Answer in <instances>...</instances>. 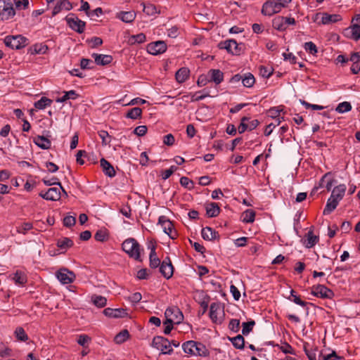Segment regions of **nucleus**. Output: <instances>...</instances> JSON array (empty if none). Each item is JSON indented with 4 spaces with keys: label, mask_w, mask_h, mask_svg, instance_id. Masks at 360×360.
Returning <instances> with one entry per match:
<instances>
[{
    "label": "nucleus",
    "mask_w": 360,
    "mask_h": 360,
    "mask_svg": "<svg viewBox=\"0 0 360 360\" xmlns=\"http://www.w3.org/2000/svg\"><path fill=\"white\" fill-rule=\"evenodd\" d=\"M219 48L221 49H226L229 53L238 55L240 54V49L237 42L233 39L226 40L219 44Z\"/></svg>",
    "instance_id": "13"
},
{
    "label": "nucleus",
    "mask_w": 360,
    "mask_h": 360,
    "mask_svg": "<svg viewBox=\"0 0 360 360\" xmlns=\"http://www.w3.org/2000/svg\"><path fill=\"white\" fill-rule=\"evenodd\" d=\"M142 115V109L138 107L133 108L129 110L126 114V117L136 120L141 117Z\"/></svg>",
    "instance_id": "41"
},
{
    "label": "nucleus",
    "mask_w": 360,
    "mask_h": 360,
    "mask_svg": "<svg viewBox=\"0 0 360 360\" xmlns=\"http://www.w3.org/2000/svg\"><path fill=\"white\" fill-rule=\"evenodd\" d=\"M148 128L146 125H141L136 127L134 130V133L137 135L138 136H143L147 133Z\"/></svg>",
    "instance_id": "58"
},
{
    "label": "nucleus",
    "mask_w": 360,
    "mask_h": 360,
    "mask_svg": "<svg viewBox=\"0 0 360 360\" xmlns=\"http://www.w3.org/2000/svg\"><path fill=\"white\" fill-rule=\"evenodd\" d=\"M220 207L215 202H211L206 206V214L209 217H215L219 215Z\"/></svg>",
    "instance_id": "28"
},
{
    "label": "nucleus",
    "mask_w": 360,
    "mask_h": 360,
    "mask_svg": "<svg viewBox=\"0 0 360 360\" xmlns=\"http://www.w3.org/2000/svg\"><path fill=\"white\" fill-rule=\"evenodd\" d=\"M221 311V305L218 302H212L210 304L209 316L212 321L217 324L221 323V319L218 317Z\"/></svg>",
    "instance_id": "14"
},
{
    "label": "nucleus",
    "mask_w": 360,
    "mask_h": 360,
    "mask_svg": "<svg viewBox=\"0 0 360 360\" xmlns=\"http://www.w3.org/2000/svg\"><path fill=\"white\" fill-rule=\"evenodd\" d=\"M52 100L46 97H41L40 100L34 103V107L37 109L42 110L46 108L47 106H50Z\"/></svg>",
    "instance_id": "40"
},
{
    "label": "nucleus",
    "mask_w": 360,
    "mask_h": 360,
    "mask_svg": "<svg viewBox=\"0 0 360 360\" xmlns=\"http://www.w3.org/2000/svg\"><path fill=\"white\" fill-rule=\"evenodd\" d=\"M56 277L63 284H70L75 279V274L67 269H61L56 272Z\"/></svg>",
    "instance_id": "11"
},
{
    "label": "nucleus",
    "mask_w": 360,
    "mask_h": 360,
    "mask_svg": "<svg viewBox=\"0 0 360 360\" xmlns=\"http://www.w3.org/2000/svg\"><path fill=\"white\" fill-rule=\"evenodd\" d=\"M233 347L238 349H243L245 347V339L242 335H238L233 338H229Z\"/></svg>",
    "instance_id": "31"
},
{
    "label": "nucleus",
    "mask_w": 360,
    "mask_h": 360,
    "mask_svg": "<svg viewBox=\"0 0 360 360\" xmlns=\"http://www.w3.org/2000/svg\"><path fill=\"white\" fill-rule=\"evenodd\" d=\"M340 20H342V17L339 14L321 13V23L323 25H328Z\"/></svg>",
    "instance_id": "18"
},
{
    "label": "nucleus",
    "mask_w": 360,
    "mask_h": 360,
    "mask_svg": "<svg viewBox=\"0 0 360 360\" xmlns=\"http://www.w3.org/2000/svg\"><path fill=\"white\" fill-rule=\"evenodd\" d=\"M255 214L253 210H247L242 214V221L245 223H252L255 221Z\"/></svg>",
    "instance_id": "38"
},
{
    "label": "nucleus",
    "mask_w": 360,
    "mask_h": 360,
    "mask_svg": "<svg viewBox=\"0 0 360 360\" xmlns=\"http://www.w3.org/2000/svg\"><path fill=\"white\" fill-rule=\"evenodd\" d=\"M210 82H214L217 85L221 84L224 80V73L217 69H211L208 71Z\"/></svg>",
    "instance_id": "16"
},
{
    "label": "nucleus",
    "mask_w": 360,
    "mask_h": 360,
    "mask_svg": "<svg viewBox=\"0 0 360 360\" xmlns=\"http://www.w3.org/2000/svg\"><path fill=\"white\" fill-rule=\"evenodd\" d=\"M27 39L21 35L7 36L4 39V43L13 49H20L27 45Z\"/></svg>",
    "instance_id": "6"
},
{
    "label": "nucleus",
    "mask_w": 360,
    "mask_h": 360,
    "mask_svg": "<svg viewBox=\"0 0 360 360\" xmlns=\"http://www.w3.org/2000/svg\"><path fill=\"white\" fill-rule=\"evenodd\" d=\"M167 44L164 41H157L150 43L147 46V51L152 55H158L165 52Z\"/></svg>",
    "instance_id": "10"
},
{
    "label": "nucleus",
    "mask_w": 360,
    "mask_h": 360,
    "mask_svg": "<svg viewBox=\"0 0 360 360\" xmlns=\"http://www.w3.org/2000/svg\"><path fill=\"white\" fill-rule=\"evenodd\" d=\"M177 169V167L172 165L169 169L165 170H162L161 176L163 179V180H166L167 179L169 178L170 176Z\"/></svg>",
    "instance_id": "53"
},
{
    "label": "nucleus",
    "mask_w": 360,
    "mask_h": 360,
    "mask_svg": "<svg viewBox=\"0 0 360 360\" xmlns=\"http://www.w3.org/2000/svg\"><path fill=\"white\" fill-rule=\"evenodd\" d=\"M34 143L41 149H49L51 146V141L44 136H37L34 139Z\"/></svg>",
    "instance_id": "25"
},
{
    "label": "nucleus",
    "mask_w": 360,
    "mask_h": 360,
    "mask_svg": "<svg viewBox=\"0 0 360 360\" xmlns=\"http://www.w3.org/2000/svg\"><path fill=\"white\" fill-rule=\"evenodd\" d=\"M255 325V321L253 320L248 321V322H243L242 323V326H243L242 334L243 335H248L252 330Z\"/></svg>",
    "instance_id": "47"
},
{
    "label": "nucleus",
    "mask_w": 360,
    "mask_h": 360,
    "mask_svg": "<svg viewBox=\"0 0 360 360\" xmlns=\"http://www.w3.org/2000/svg\"><path fill=\"white\" fill-rule=\"evenodd\" d=\"M351 33V38L355 41L360 39V25L357 24L352 25L347 30Z\"/></svg>",
    "instance_id": "39"
},
{
    "label": "nucleus",
    "mask_w": 360,
    "mask_h": 360,
    "mask_svg": "<svg viewBox=\"0 0 360 360\" xmlns=\"http://www.w3.org/2000/svg\"><path fill=\"white\" fill-rule=\"evenodd\" d=\"M319 241V238L313 234L311 231H309L307 234V240L304 244L307 248L314 247Z\"/></svg>",
    "instance_id": "35"
},
{
    "label": "nucleus",
    "mask_w": 360,
    "mask_h": 360,
    "mask_svg": "<svg viewBox=\"0 0 360 360\" xmlns=\"http://www.w3.org/2000/svg\"><path fill=\"white\" fill-rule=\"evenodd\" d=\"M78 97H79V94H77L76 91L71 90V91L65 92L64 96H63L62 97L58 98L56 99V102H58V103H64V102H65L68 99L75 100Z\"/></svg>",
    "instance_id": "36"
},
{
    "label": "nucleus",
    "mask_w": 360,
    "mask_h": 360,
    "mask_svg": "<svg viewBox=\"0 0 360 360\" xmlns=\"http://www.w3.org/2000/svg\"><path fill=\"white\" fill-rule=\"evenodd\" d=\"M289 299L296 304H298L302 307H305L309 304L307 302L302 300L300 297L296 295L295 292L293 290H290V297H289Z\"/></svg>",
    "instance_id": "45"
},
{
    "label": "nucleus",
    "mask_w": 360,
    "mask_h": 360,
    "mask_svg": "<svg viewBox=\"0 0 360 360\" xmlns=\"http://www.w3.org/2000/svg\"><path fill=\"white\" fill-rule=\"evenodd\" d=\"M76 223V219L73 216H66L63 219V225L66 227H71Z\"/></svg>",
    "instance_id": "59"
},
{
    "label": "nucleus",
    "mask_w": 360,
    "mask_h": 360,
    "mask_svg": "<svg viewBox=\"0 0 360 360\" xmlns=\"http://www.w3.org/2000/svg\"><path fill=\"white\" fill-rule=\"evenodd\" d=\"M91 64H93V62L90 59L82 58L80 62V67L82 69H91L92 66H90Z\"/></svg>",
    "instance_id": "61"
},
{
    "label": "nucleus",
    "mask_w": 360,
    "mask_h": 360,
    "mask_svg": "<svg viewBox=\"0 0 360 360\" xmlns=\"http://www.w3.org/2000/svg\"><path fill=\"white\" fill-rule=\"evenodd\" d=\"M201 235L204 240H212L219 238L218 232L210 227H205L201 231Z\"/></svg>",
    "instance_id": "19"
},
{
    "label": "nucleus",
    "mask_w": 360,
    "mask_h": 360,
    "mask_svg": "<svg viewBox=\"0 0 360 360\" xmlns=\"http://www.w3.org/2000/svg\"><path fill=\"white\" fill-rule=\"evenodd\" d=\"M108 238V235L105 229L98 230L94 235L95 240L99 242H103L106 240Z\"/></svg>",
    "instance_id": "49"
},
{
    "label": "nucleus",
    "mask_w": 360,
    "mask_h": 360,
    "mask_svg": "<svg viewBox=\"0 0 360 360\" xmlns=\"http://www.w3.org/2000/svg\"><path fill=\"white\" fill-rule=\"evenodd\" d=\"M346 188H347L345 184H340L335 186L332 191L330 197L340 201L345 195Z\"/></svg>",
    "instance_id": "22"
},
{
    "label": "nucleus",
    "mask_w": 360,
    "mask_h": 360,
    "mask_svg": "<svg viewBox=\"0 0 360 360\" xmlns=\"http://www.w3.org/2000/svg\"><path fill=\"white\" fill-rule=\"evenodd\" d=\"M103 314L108 317L118 318L123 316L124 311L122 309L106 308L103 310Z\"/></svg>",
    "instance_id": "32"
},
{
    "label": "nucleus",
    "mask_w": 360,
    "mask_h": 360,
    "mask_svg": "<svg viewBox=\"0 0 360 360\" xmlns=\"http://www.w3.org/2000/svg\"><path fill=\"white\" fill-rule=\"evenodd\" d=\"M190 70L187 68H180L175 75L176 79L179 83L184 82L188 77Z\"/></svg>",
    "instance_id": "30"
},
{
    "label": "nucleus",
    "mask_w": 360,
    "mask_h": 360,
    "mask_svg": "<svg viewBox=\"0 0 360 360\" xmlns=\"http://www.w3.org/2000/svg\"><path fill=\"white\" fill-rule=\"evenodd\" d=\"M101 167H102L103 172L109 177L111 178L115 175V170L114 167L105 159L102 158L101 160Z\"/></svg>",
    "instance_id": "24"
},
{
    "label": "nucleus",
    "mask_w": 360,
    "mask_h": 360,
    "mask_svg": "<svg viewBox=\"0 0 360 360\" xmlns=\"http://www.w3.org/2000/svg\"><path fill=\"white\" fill-rule=\"evenodd\" d=\"M158 224L161 225L164 232L167 233L172 239L176 238L177 233L174 231V225L172 221L165 216H160L158 219Z\"/></svg>",
    "instance_id": "9"
},
{
    "label": "nucleus",
    "mask_w": 360,
    "mask_h": 360,
    "mask_svg": "<svg viewBox=\"0 0 360 360\" xmlns=\"http://www.w3.org/2000/svg\"><path fill=\"white\" fill-rule=\"evenodd\" d=\"M304 46L306 51L312 55H315L318 51L316 44L312 41L306 42Z\"/></svg>",
    "instance_id": "54"
},
{
    "label": "nucleus",
    "mask_w": 360,
    "mask_h": 360,
    "mask_svg": "<svg viewBox=\"0 0 360 360\" xmlns=\"http://www.w3.org/2000/svg\"><path fill=\"white\" fill-rule=\"evenodd\" d=\"M91 338L86 335H80L79 336V338L77 340V343L82 346V347H85L86 344L90 341Z\"/></svg>",
    "instance_id": "63"
},
{
    "label": "nucleus",
    "mask_w": 360,
    "mask_h": 360,
    "mask_svg": "<svg viewBox=\"0 0 360 360\" xmlns=\"http://www.w3.org/2000/svg\"><path fill=\"white\" fill-rule=\"evenodd\" d=\"M14 334L19 341L25 342L28 340V336L22 327L16 328Z\"/></svg>",
    "instance_id": "46"
},
{
    "label": "nucleus",
    "mask_w": 360,
    "mask_h": 360,
    "mask_svg": "<svg viewBox=\"0 0 360 360\" xmlns=\"http://www.w3.org/2000/svg\"><path fill=\"white\" fill-rule=\"evenodd\" d=\"M352 110V105L350 103L345 101L338 105L335 110L339 113H344L349 112Z\"/></svg>",
    "instance_id": "48"
},
{
    "label": "nucleus",
    "mask_w": 360,
    "mask_h": 360,
    "mask_svg": "<svg viewBox=\"0 0 360 360\" xmlns=\"http://www.w3.org/2000/svg\"><path fill=\"white\" fill-rule=\"evenodd\" d=\"M146 35L143 33H139L136 35H132L130 37L129 41H130L131 44H135V43L141 44L146 41Z\"/></svg>",
    "instance_id": "52"
},
{
    "label": "nucleus",
    "mask_w": 360,
    "mask_h": 360,
    "mask_svg": "<svg viewBox=\"0 0 360 360\" xmlns=\"http://www.w3.org/2000/svg\"><path fill=\"white\" fill-rule=\"evenodd\" d=\"M167 323L180 324L184 321L182 311L176 306L169 307L165 312Z\"/></svg>",
    "instance_id": "2"
},
{
    "label": "nucleus",
    "mask_w": 360,
    "mask_h": 360,
    "mask_svg": "<svg viewBox=\"0 0 360 360\" xmlns=\"http://www.w3.org/2000/svg\"><path fill=\"white\" fill-rule=\"evenodd\" d=\"M174 140V136L171 134H167L163 137V143L167 146H172Z\"/></svg>",
    "instance_id": "64"
},
{
    "label": "nucleus",
    "mask_w": 360,
    "mask_h": 360,
    "mask_svg": "<svg viewBox=\"0 0 360 360\" xmlns=\"http://www.w3.org/2000/svg\"><path fill=\"white\" fill-rule=\"evenodd\" d=\"M15 14V10L13 7V4L8 5L4 8V11L0 13V20H7L13 17Z\"/></svg>",
    "instance_id": "27"
},
{
    "label": "nucleus",
    "mask_w": 360,
    "mask_h": 360,
    "mask_svg": "<svg viewBox=\"0 0 360 360\" xmlns=\"http://www.w3.org/2000/svg\"><path fill=\"white\" fill-rule=\"evenodd\" d=\"M143 12L148 15H152L157 13V8L153 4H148L147 5L143 4Z\"/></svg>",
    "instance_id": "57"
},
{
    "label": "nucleus",
    "mask_w": 360,
    "mask_h": 360,
    "mask_svg": "<svg viewBox=\"0 0 360 360\" xmlns=\"http://www.w3.org/2000/svg\"><path fill=\"white\" fill-rule=\"evenodd\" d=\"M92 302L98 307H104L107 304V300L101 295H94L91 297Z\"/></svg>",
    "instance_id": "43"
},
{
    "label": "nucleus",
    "mask_w": 360,
    "mask_h": 360,
    "mask_svg": "<svg viewBox=\"0 0 360 360\" xmlns=\"http://www.w3.org/2000/svg\"><path fill=\"white\" fill-rule=\"evenodd\" d=\"M194 346H195V341L188 340L182 344V349L185 353L191 356H195Z\"/></svg>",
    "instance_id": "34"
},
{
    "label": "nucleus",
    "mask_w": 360,
    "mask_h": 360,
    "mask_svg": "<svg viewBox=\"0 0 360 360\" xmlns=\"http://www.w3.org/2000/svg\"><path fill=\"white\" fill-rule=\"evenodd\" d=\"M255 82V77L251 73L245 74L243 79L242 83L244 86L250 88L252 87Z\"/></svg>",
    "instance_id": "44"
},
{
    "label": "nucleus",
    "mask_w": 360,
    "mask_h": 360,
    "mask_svg": "<svg viewBox=\"0 0 360 360\" xmlns=\"http://www.w3.org/2000/svg\"><path fill=\"white\" fill-rule=\"evenodd\" d=\"M142 298L140 292H134L129 297V300L134 304L139 303Z\"/></svg>",
    "instance_id": "62"
},
{
    "label": "nucleus",
    "mask_w": 360,
    "mask_h": 360,
    "mask_svg": "<svg viewBox=\"0 0 360 360\" xmlns=\"http://www.w3.org/2000/svg\"><path fill=\"white\" fill-rule=\"evenodd\" d=\"M129 338V333L127 330H122L115 337V342L117 344H122L124 342Z\"/></svg>",
    "instance_id": "42"
},
{
    "label": "nucleus",
    "mask_w": 360,
    "mask_h": 360,
    "mask_svg": "<svg viewBox=\"0 0 360 360\" xmlns=\"http://www.w3.org/2000/svg\"><path fill=\"white\" fill-rule=\"evenodd\" d=\"M195 356H207L209 351L206 347L201 342H195Z\"/></svg>",
    "instance_id": "37"
},
{
    "label": "nucleus",
    "mask_w": 360,
    "mask_h": 360,
    "mask_svg": "<svg viewBox=\"0 0 360 360\" xmlns=\"http://www.w3.org/2000/svg\"><path fill=\"white\" fill-rule=\"evenodd\" d=\"M160 272L167 279L170 278L174 273V267L169 257L165 258L160 266Z\"/></svg>",
    "instance_id": "12"
},
{
    "label": "nucleus",
    "mask_w": 360,
    "mask_h": 360,
    "mask_svg": "<svg viewBox=\"0 0 360 360\" xmlns=\"http://www.w3.org/2000/svg\"><path fill=\"white\" fill-rule=\"evenodd\" d=\"M340 201L330 197L326 202V207L323 210V214L324 215L330 214L332 212H333L337 206L338 205Z\"/></svg>",
    "instance_id": "26"
},
{
    "label": "nucleus",
    "mask_w": 360,
    "mask_h": 360,
    "mask_svg": "<svg viewBox=\"0 0 360 360\" xmlns=\"http://www.w3.org/2000/svg\"><path fill=\"white\" fill-rule=\"evenodd\" d=\"M74 245L73 241L70 238H61L57 240L56 245L61 250H68L72 247Z\"/></svg>",
    "instance_id": "29"
},
{
    "label": "nucleus",
    "mask_w": 360,
    "mask_h": 360,
    "mask_svg": "<svg viewBox=\"0 0 360 360\" xmlns=\"http://www.w3.org/2000/svg\"><path fill=\"white\" fill-rule=\"evenodd\" d=\"M311 293L315 297L323 299H331L334 296V292L330 289L321 284L313 285Z\"/></svg>",
    "instance_id": "8"
},
{
    "label": "nucleus",
    "mask_w": 360,
    "mask_h": 360,
    "mask_svg": "<svg viewBox=\"0 0 360 360\" xmlns=\"http://www.w3.org/2000/svg\"><path fill=\"white\" fill-rule=\"evenodd\" d=\"M136 15V13L133 11H120L116 14V18L124 22L131 23L135 20Z\"/></svg>",
    "instance_id": "20"
},
{
    "label": "nucleus",
    "mask_w": 360,
    "mask_h": 360,
    "mask_svg": "<svg viewBox=\"0 0 360 360\" xmlns=\"http://www.w3.org/2000/svg\"><path fill=\"white\" fill-rule=\"evenodd\" d=\"M68 26L74 31L81 34L83 33L85 28V22L80 20L73 13L68 15L65 18Z\"/></svg>",
    "instance_id": "7"
},
{
    "label": "nucleus",
    "mask_w": 360,
    "mask_h": 360,
    "mask_svg": "<svg viewBox=\"0 0 360 360\" xmlns=\"http://www.w3.org/2000/svg\"><path fill=\"white\" fill-rule=\"evenodd\" d=\"M229 328L234 333H238L240 329V320L236 319H231L229 324Z\"/></svg>",
    "instance_id": "55"
},
{
    "label": "nucleus",
    "mask_w": 360,
    "mask_h": 360,
    "mask_svg": "<svg viewBox=\"0 0 360 360\" xmlns=\"http://www.w3.org/2000/svg\"><path fill=\"white\" fill-rule=\"evenodd\" d=\"M91 56L98 65H106L112 61V57L110 55L93 53Z\"/></svg>",
    "instance_id": "17"
},
{
    "label": "nucleus",
    "mask_w": 360,
    "mask_h": 360,
    "mask_svg": "<svg viewBox=\"0 0 360 360\" xmlns=\"http://www.w3.org/2000/svg\"><path fill=\"white\" fill-rule=\"evenodd\" d=\"M72 8V5L68 0L60 1L57 3L52 11V15L54 16L59 13L62 10L69 11Z\"/></svg>",
    "instance_id": "23"
},
{
    "label": "nucleus",
    "mask_w": 360,
    "mask_h": 360,
    "mask_svg": "<svg viewBox=\"0 0 360 360\" xmlns=\"http://www.w3.org/2000/svg\"><path fill=\"white\" fill-rule=\"evenodd\" d=\"M281 111H283V109H280V107H274L269 109L268 114L272 118H277L279 117Z\"/></svg>",
    "instance_id": "60"
},
{
    "label": "nucleus",
    "mask_w": 360,
    "mask_h": 360,
    "mask_svg": "<svg viewBox=\"0 0 360 360\" xmlns=\"http://www.w3.org/2000/svg\"><path fill=\"white\" fill-rule=\"evenodd\" d=\"M58 186L49 188L47 191H41L39 196L46 200L56 201L60 198V191L65 192L60 184H56Z\"/></svg>",
    "instance_id": "5"
},
{
    "label": "nucleus",
    "mask_w": 360,
    "mask_h": 360,
    "mask_svg": "<svg viewBox=\"0 0 360 360\" xmlns=\"http://www.w3.org/2000/svg\"><path fill=\"white\" fill-rule=\"evenodd\" d=\"M98 136L102 140V144L104 146L110 144L111 141V136L109 135L108 131L101 130L98 131Z\"/></svg>",
    "instance_id": "51"
},
{
    "label": "nucleus",
    "mask_w": 360,
    "mask_h": 360,
    "mask_svg": "<svg viewBox=\"0 0 360 360\" xmlns=\"http://www.w3.org/2000/svg\"><path fill=\"white\" fill-rule=\"evenodd\" d=\"M33 228L32 224L30 222H25L18 227V232L20 233L25 234L28 231Z\"/></svg>",
    "instance_id": "56"
},
{
    "label": "nucleus",
    "mask_w": 360,
    "mask_h": 360,
    "mask_svg": "<svg viewBox=\"0 0 360 360\" xmlns=\"http://www.w3.org/2000/svg\"><path fill=\"white\" fill-rule=\"evenodd\" d=\"M283 4L281 0H268L263 4L262 13L269 16L277 13L283 8Z\"/></svg>",
    "instance_id": "4"
},
{
    "label": "nucleus",
    "mask_w": 360,
    "mask_h": 360,
    "mask_svg": "<svg viewBox=\"0 0 360 360\" xmlns=\"http://www.w3.org/2000/svg\"><path fill=\"white\" fill-rule=\"evenodd\" d=\"M285 23L284 17L283 16H276L272 20L273 27L279 31H284L286 30Z\"/></svg>",
    "instance_id": "33"
},
{
    "label": "nucleus",
    "mask_w": 360,
    "mask_h": 360,
    "mask_svg": "<svg viewBox=\"0 0 360 360\" xmlns=\"http://www.w3.org/2000/svg\"><path fill=\"white\" fill-rule=\"evenodd\" d=\"M122 248L130 257L141 261L140 245L134 238L126 239L122 244Z\"/></svg>",
    "instance_id": "1"
},
{
    "label": "nucleus",
    "mask_w": 360,
    "mask_h": 360,
    "mask_svg": "<svg viewBox=\"0 0 360 360\" xmlns=\"http://www.w3.org/2000/svg\"><path fill=\"white\" fill-rule=\"evenodd\" d=\"M33 52L37 54H44L48 50V46L43 44H36L32 47Z\"/></svg>",
    "instance_id": "50"
},
{
    "label": "nucleus",
    "mask_w": 360,
    "mask_h": 360,
    "mask_svg": "<svg viewBox=\"0 0 360 360\" xmlns=\"http://www.w3.org/2000/svg\"><path fill=\"white\" fill-rule=\"evenodd\" d=\"M10 278L14 281L16 285H24L27 281L26 274L21 271H16L9 276Z\"/></svg>",
    "instance_id": "21"
},
{
    "label": "nucleus",
    "mask_w": 360,
    "mask_h": 360,
    "mask_svg": "<svg viewBox=\"0 0 360 360\" xmlns=\"http://www.w3.org/2000/svg\"><path fill=\"white\" fill-rule=\"evenodd\" d=\"M148 249L150 250L149 255V266L151 269H156L161 265V261L157 256L155 252V245L150 243L148 245Z\"/></svg>",
    "instance_id": "15"
},
{
    "label": "nucleus",
    "mask_w": 360,
    "mask_h": 360,
    "mask_svg": "<svg viewBox=\"0 0 360 360\" xmlns=\"http://www.w3.org/2000/svg\"><path fill=\"white\" fill-rule=\"evenodd\" d=\"M152 346L160 350L162 354H171L173 352L170 341L162 336L155 337L152 342Z\"/></svg>",
    "instance_id": "3"
}]
</instances>
